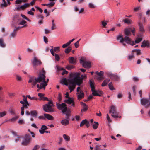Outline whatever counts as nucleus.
<instances>
[{
	"instance_id": "nucleus-17",
	"label": "nucleus",
	"mask_w": 150,
	"mask_h": 150,
	"mask_svg": "<svg viewBox=\"0 0 150 150\" xmlns=\"http://www.w3.org/2000/svg\"><path fill=\"white\" fill-rule=\"evenodd\" d=\"M149 42L148 41L144 40L142 42L141 47L142 48H144L147 47H149Z\"/></svg>"
},
{
	"instance_id": "nucleus-47",
	"label": "nucleus",
	"mask_w": 150,
	"mask_h": 150,
	"mask_svg": "<svg viewBox=\"0 0 150 150\" xmlns=\"http://www.w3.org/2000/svg\"><path fill=\"white\" fill-rule=\"evenodd\" d=\"M96 73L97 75L100 76H103L104 74L103 71H100V72L96 71Z\"/></svg>"
},
{
	"instance_id": "nucleus-13",
	"label": "nucleus",
	"mask_w": 150,
	"mask_h": 150,
	"mask_svg": "<svg viewBox=\"0 0 150 150\" xmlns=\"http://www.w3.org/2000/svg\"><path fill=\"white\" fill-rule=\"evenodd\" d=\"M31 62L33 66L40 65L41 63L40 61L38 60L36 57H34L33 59L31 60Z\"/></svg>"
},
{
	"instance_id": "nucleus-58",
	"label": "nucleus",
	"mask_w": 150,
	"mask_h": 150,
	"mask_svg": "<svg viewBox=\"0 0 150 150\" xmlns=\"http://www.w3.org/2000/svg\"><path fill=\"white\" fill-rule=\"evenodd\" d=\"M122 21L125 23L129 24L130 23V21L129 19H124Z\"/></svg>"
},
{
	"instance_id": "nucleus-59",
	"label": "nucleus",
	"mask_w": 150,
	"mask_h": 150,
	"mask_svg": "<svg viewBox=\"0 0 150 150\" xmlns=\"http://www.w3.org/2000/svg\"><path fill=\"white\" fill-rule=\"evenodd\" d=\"M101 23L103 27H105L107 24V22L105 21H101Z\"/></svg>"
},
{
	"instance_id": "nucleus-5",
	"label": "nucleus",
	"mask_w": 150,
	"mask_h": 150,
	"mask_svg": "<svg viewBox=\"0 0 150 150\" xmlns=\"http://www.w3.org/2000/svg\"><path fill=\"white\" fill-rule=\"evenodd\" d=\"M54 105L52 101H49L47 104L43 105V110L47 112H51L54 111V109L53 108Z\"/></svg>"
},
{
	"instance_id": "nucleus-49",
	"label": "nucleus",
	"mask_w": 150,
	"mask_h": 150,
	"mask_svg": "<svg viewBox=\"0 0 150 150\" xmlns=\"http://www.w3.org/2000/svg\"><path fill=\"white\" fill-rule=\"evenodd\" d=\"M26 96L30 100H38V98H37L35 97H31L29 95H27Z\"/></svg>"
},
{
	"instance_id": "nucleus-18",
	"label": "nucleus",
	"mask_w": 150,
	"mask_h": 150,
	"mask_svg": "<svg viewBox=\"0 0 150 150\" xmlns=\"http://www.w3.org/2000/svg\"><path fill=\"white\" fill-rule=\"evenodd\" d=\"M50 52L52 56H55L56 60L57 61H59L60 59V57L57 54H54V52L53 51V48L50 49Z\"/></svg>"
},
{
	"instance_id": "nucleus-1",
	"label": "nucleus",
	"mask_w": 150,
	"mask_h": 150,
	"mask_svg": "<svg viewBox=\"0 0 150 150\" xmlns=\"http://www.w3.org/2000/svg\"><path fill=\"white\" fill-rule=\"evenodd\" d=\"M79 73H76L71 74L70 76L71 78L68 80L69 83L68 88L70 90V92L73 91L76 85L80 86L83 82V79L86 77V75H82L81 76Z\"/></svg>"
},
{
	"instance_id": "nucleus-43",
	"label": "nucleus",
	"mask_w": 150,
	"mask_h": 150,
	"mask_svg": "<svg viewBox=\"0 0 150 150\" xmlns=\"http://www.w3.org/2000/svg\"><path fill=\"white\" fill-rule=\"evenodd\" d=\"M94 123L95 124H94L93 125V128L94 129H96L98 127L99 124L98 122H94Z\"/></svg>"
},
{
	"instance_id": "nucleus-53",
	"label": "nucleus",
	"mask_w": 150,
	"mask_h": 150,
	"mask_svg": "<svg viewBox=\"0 0 150 150\" xmlns=\"http://www.w3.org/2000/svg\"><path fill=\"white\" fill-rule=\"evenodd\" d=\"M133 52H132V54L131 55H130L129 56L128 59L129 60H131L132 58H133L134 57V55L133 54Z\"/></svg>"
},
{
	"instance_id": "nucleus-25",
	"label": "nucleus",
	"mask_w": 150,
	"mask_h": 150,
	"mask_svg": "<svg viewBox=\"0 0 150 150\" xmlns=\"http://www.w3.org/2000/svg\"><path fill=\"white\" fill-rule=\"evenodd\" d=\"M17 32H15L14 31H13L9 35V37L10 38H14L16 37V36L17 35Z\"/></svg>"
},
{
	"instance_id": "nucleus-32",
	"label": "nucleus",
	"mask_w": 150,
	"mask_h": 150,
	"mask_svg": "<svg viewBox=\"0 0 150 150\" xmlns=\"http://www.w3.org/2000/svg\"><path fill=\"white\" fill-rule=\"evenodd\" d=\"M142 36L139 37V36L136 38L134 43H139L142 40Z\"/></svg>"
},
{
	"instance_id": "nucleus-55",
	"label": "nucleus",
	"mask_w": 150,
	"mask_h": 150,
	"mask_svg": "<svg viewBox=\"0 0 150 150\" xmlns=\"http://www.w3.org/2000/svg\"><path fill=\"white\" fill-rule=\"evenodd\" d=\"M37 18L39 19H42L43 20V16L40 14L38 15L37 16Z\"/></svg>"
},
{
	"instance_id": "nucleus-3",
	"label": "nucleus",
	"mask_w": 150,
	"mask_h": 150,
	"mask_svg": "<svg viewBox=\"0 0 150 150\" xmlns=\"http://www.w3.org/2000/svg\"><path fill=\"white\" fill-rule=\"evenodd\" d=\"M89 82L91 88L92 95L93 96H101L102 94V92L101 91L95 89L94 81L90 79L89 81Z\"/></svg>"
},
{
	"instance_id": "nucleus-42",
	"label": "nucleus",
	"mask_w": 150,
	"mask_h": 150,
	"mask_svg": "<svg viewBox=\"0 0 150 150\" xmlns=\"http://www.w3.org/2000/svg\"><path fill=\"white\" fill-rule=\"evenodd\" d=\"M108 86L109 89L111 90H115V89L114 88L112 84V83L111 82H110L108 84Z\"/></svg>"
},
{
	"instance_id": "nucleus-23",
	"label": "nucleus",
	"mask_w": 150,
	"mask_h": 150,
	"mask_svg": "<svg viewBox=\"0 0 150 150\" xmlns=\"http://www.w3.org/2000/svg\"><path fill=\"white\" fill-rule=\"evenodd\" d=\"M8 111L11 115H16L15 109L13 107H10L8 110Z\"/></svg>"
},
{
	"instance_id": "nucleus-63",
	"label": "nucleus",
	"mask_w": 150,
	"mask_h": 150,
	"mask_svg": "<svg viewBox=\"0 0 150 150\" xmlns=\"http://www.w3.org/2000/svg\"><path fill=\"white\" fill-rule=\"evenodd\" d=\"M27 13L28 15H30L32 16H33L34 15V13L31 10L28 11Z\"/></svg>"
},
{
	"instance_id": "nucleus-64",
	"label": "nucleus",
	"mask_w": 150,
	"mask_h": 150,
	"mask_svg": "<svg viewBox=\"0 0 150 150\" xmlns=\"http://www.w3.org/2000/svg\"><path fill=\"white\" fill-rule=\"evenodd\" d=\"M40 146L38 145H35L33 149L32 150H37L39 148Z\"/></svg>"
},
{
	"instance_id": "nucleus-28",
	"label": "nucleus",
	"mask_w": 150,
	"mask_h": 150,
	"mask_svg": "<svg viewBox=\"0 0 150 150\" xmlns=\"http://www.w3.org/2000/svg\"><path fill=\"white\" fill-rule=\"evenodd\" d=\"M6 46V45L4 42V40L3 38H0V47L4 48Z\"/></svg>"
},
{
	"instance_id": "nucleus-38",
	"label": "nucleus",
	"mask_w": 150,
	"mask_h": 150,
	"mask_svg": "<svg viewBox=\"0 0 150 150\" xmlns=\"http://www.w3.org/2000/svg\"><path fill=\"white\" fill-rule=\"evenodd\" d=\"M44 94L41 93H39L38 96L40 98L39 100H42L44 98Z\"/></svg>"
},
{
	"instance_id": "nucleus-11",
	"label": "nucleus",
	"mask_w": 150,
	"mask_h": 150,
	"mask_svg": "<svg viewBox=\"0 0 150 150\" xmlns=\"http://www.w3.org/2000/svg\"><path fill=\"white\" fill-rule=\"evenodd\" d=\"M80 63L82 64L83 67L86 68H89L91 67V63L89 61H86L84 59H80Z\"/></svg>"
},
{
	"instance_id": "nucleus-16",
	"label": "nucleus",
	"mask_w": 150,
	"mask_h": 150,
	"mask_svg": "<svg viewBox=\"0 0 150 150\" xmlns=\"http://www.w3.org/2000/svg\"><path fill=\"white\" fill-rule=\"evenodd\" d=\"M76 94L78 99H82L84 97V94L82 90H81L80 91L77 92Z\"/></svg>"
},
{
	"instance_id": "nucleus-6",
	"label": "nucleus",
	"mask_w": 150,
	"mask_h": 150,
	"mask_svg": "<svg viewBox=\"0 0 150 150\" xmlns=\"http://www.w3.org/2000/svg\"><path fill=\"white\" fill-rule=\"evenodd\" d=\"M71 112L69 110L67 113L65 114L66 115L65 119H63L61 121V124L64 125H68L69 123V120L70 117L71 115Z\"/></svg>"
},
{
	"instance_id": "nucleus-37",
	"label": "nucleus",
	"mask_w": 150,
	"mask_h": 150,
	"mask_svg": "<svg viewBox=\"0 0 150 150\" xmlns=\"http://www.w3.org/2000/svg\"><path fill=\"white\" fill-rule=\"evenodd\" d=\"M18 117L17 116H15L14 117L12 118L11 119H9L8 121L11 122H14L18 118Z\"/></svg>"
},
{
	"instance_id": "nucleus-60",
	"label": "nucleus",
	"mask_w": 150,
	"mask_h": 150,
	"mask_svg": "<svg viewBox=\"0 0 150 150\" xmlns=\"http://www.w3.org/2000/svg\"><path fill=\"white\" fill-rule=\"evenodd\" d=\"M141 9L140 6L134 8V11L135 12H137Z\"/></svg>"
},
{
	"instance_id": "nucleus-14",
	"label": "nucleus",
	"mask_w": 150,
	"mask_h": 150,
	"mask_svg": "<svg viewBox=\"0 0 150 150\" xmlns=\"http://www.w3.org/2000/svg\"><path fill=\"white\" fill-rule=\"evenodd\" d=\"M132 46L135 45L134 41H132L130 38L128 36H125L124 38V42Z\"/></svg>"
},
{
	"instance_id": "nucleus-35",
	"label": "nucleus",
	"mask_w": 150,
	"mask_h": 150,
	"mask_svg": "<svg viewBox=\"0 0 150 150\" xmlns=\"http://www.w3.org/2000/svg\"><path fill=\"white\" fill-rule=\"evenodd\" d=\"M132 52L133 53L136 52V54L137 55H140L141 54V52L140 50L134 49L132 50Z\"/></svg>"
},
{
	"instance_id": "nucleus-12",
	"label": "nucleus",
	"mask_w": 150,
	"mask_h": 150,
	"mask_svg": "<svg viewBox=\"0 0 150 150\" xmlns=\"http://www.w3.org/2000/svg\"><path fill=\"white\" fill-rule=\"evenodd\" d=\"M64 103H67L68 104L70 105L73 107H75V103L74 100L73 98H69L68 99H66L64 100Z\"/></svg>"
},
{
	"instance_id": "nucleus-41",
	"label": "nucleus",
	"mask_w": 150,
	"mask_h": 150,
	"mask_svg": "<svg viewBox=\"0 0 150 150\" xmlns=\"http://www.w3.org/2000/svg\"><path fill=\"white\" fill-rule=\"evenodd\" d=\"M27 26V25H23V26H21V27H16V28H15L13 30L15 32H17V31L19 30L20 29L23 28V27H26Z\"/></svg>"
},
{
	"instance_id": "nucleus-21",
	"label": "nucleus",
	"mask_w": 150,
	"mask_h": 150,
	"mask_svg": "<svg viewBox=\"0 0 150 150\" xmlns=\"http://www.w3.org/2000/svg\"><path fill=\"white\" fill-rule=\"evenodd\" d=\"M81 104L83 106V109L81 110V111H83L85 112L87 110L88 108L87 105L86 104L83 102H81Z\"/></svg>"
},
{
	"instance_id": "nucleus-24",
	"label": "nucleus",
	"mask_w": 150,
	"mask_h": 150,
	"mask_svg": "<svg viewBox=\"0 0 150 150\" xmlns=\"http://www.w3.org/2000/svg\"><path fill=\"white\" fill-rule=\"evenodd\" d=\"M44 116L45 117V118H46L49 120H52L54 119L53 117L49 114H44Z\"/></svg>"
},
{
	"instance_id": "nucleus-8",
	"label": "nucleus",
	"mask_w": 150,
	"mask_h": 150,
	"mask_svg": "<svg viewBox=\"0 0 150 150\" xmlns=\"http://www.w3.org/2000/svg\"><path fill=\"white\" fill-rule=\"evenodd\" d=\"M140 101L141 104L145 108H147L150 106V100L148 98H141Z\"/></svg>"
},
{
	"instance_id": "nucleus-36",
	"label": "nucleus",
	"mask_w": 150,
	"mask_h": 150,
	"mask_svg": "<svg viewBox=\"0 0 150 150\" xmlns=\"http://www.w3.org/2000/svg\"><path fill=\"white\" fill-rule=\"evenodd\" d=\"M37 112L36 110H33L30 112V115L33 117H36L37 116Z\"/></svg>"
},
{
	"instance_id": "nucleus-48",
	"label": "nucleus",
	"mask_w": 150,
	"mask_h": 150,
	"mask_svg": "<svg viewBox=\"0 0 150 150\" xmlns=\"http://www.w3.org/2000/svg\"><path fill=\"white\" fill-rule=\"evenodd\" d=\"M55 4V2H51L49 4H47L46 6L49 7H50L53 6Z\"/></svg>"
},
{
	"instance_id": "nucleus-33",
	"label": "nucleus",
	"mask_w": 150,
	"mask_h": 150,
	"mask_svg": "<svg viewBox=\"0 0 150 150\" xmlns=\"http://www.w3.org/2000/svg\"><path fill=\"white\" fill-rule=\"evenodd\" d=\"M125 34L126 35V36H129L131 34L130 30L127 29H126L124 31Z\"/></svg>"
},
{
	"instance_id": "nucleus-7",
	"label": "nucleus",
	"mask_w": 150,
	"mask_h": 150,
	"mask_svg": "<svg viewBox=\"0 0 150 150\" xmlns=\"http://www.w3.org/2000/svg\"><path fill=\"white\" fill-rule=\"evenodd\" d=\"M31 139L30 136L29 134H26L23 138V140L21 142V144L24 146H26L28 144Z\"/></svg>"
},
{
	"instance_id": "nucleus-44",
	"label": "nucleus",
	"mask_w": 150,
	"mask_h": 150,
	"mask_svg": "<svg viewBox=\"0 0 150 150\" xmlns=\"http://www.w3.org/2000/svg\"><path fill=\"white\" fill-rule=\"evenodd\" d=\"M53 49L54 52H59L60 51V47H55Z\"/></svg>"
},
{
	"instance_id": "nucleus-20",
	"label": "nucleus",
	"mask_w": 150,
	"mask_h": 150,
	"mask_svg": "<svg viewBox=\"0 0 150 150\" xmlns=\"http://www.w3.org/2000/svg\"><path fill=\"white\" fill-rule=\"evenodd\" d=\"M69 79L67 80L66 78H64L62 79L61 80L60 82L62 84H64L65 85L68 86L69 84V83L68 82V80Z\"/></svg>"
},
{
	"instance_id": "nucleus-22",
	"label": "nucleus",
	"mask_w": 150,
	"mask_h": 150,
	"mask_svg": "<svg viewBox=\"0 0 150 150\" xmlns=\"http://www.w3.org/2000/svg\"><path fill=\"white\" fill-rule=\"evenodd\" d=\"M138 24L139 27V29L140 31L143 33H144L145 32V30L144 29V26L142 23L139 22L138 23Z\"/></svg>"
},
{
	"instance_id": "nucleus-26",
	"label": "nucleus",
	"mask_w": 150,
	"mask_h": 150,
	"mask_svg": "<svg viewBox=\"0 0 150 150\" xmlns=\"http://www.w3.org/2000/svg\"><path fill=\"white\" fill-rule=\"evenodd\" d=\"M11 132L12 134L14 135V136L15 137V142H17L19 140L20 137L18 135H17L16 132L14 131H12Z\"/></svg>"
},
{
	"instance_id": "nucleus-39",
	"label": "nucleus",
	"mask_w": 150,
	"mask_h": 150,
	"mask_svg": "<svg viewBox=\"0 0 150 150\" xmlns=\"http://www.w3.org/2000/svg\"><path fill=\"white\" fill-rule=\"evenodd\" d=\"M63 137L66 141H69L70 140V137L66 134H64L63 136Z\"/></svg>"
},
{
	"instance_id": "nucleus-54",
	"label": "nucleus",
	"mask_w": 150,
	"mask_h": 150,
	"mask_svg": "<svg viewBox=\"0 0 150 150\" xmlns=\"http://www.w3.org/2000/svg\"><path fill=\"white\" fill-rule=\"evenodd\" d=\"M57 99L59 102H60L62 100V96L60 93L58 94Z\"/></svg>"
},
{
	"instance_id": "nucleus-31",
	"label": "nucleus",
	"mask_w": 150,
	"mask_h": 150,
	"mask_svg": "<svg viewBox=\"0 0 150 150\" xmlns=\"http://www.w3.org/2000/svg\"><path fill=\"white\" fill-rule=\"evenodd\" d=\"M30 5V4L26 3L25 4L23 5H22L20 7V8L22 10H24L27 7H28Z\"/></svg>"
},
{
	"instance_id": "nucleus-9",
	"label": "nucleus",
	"mask_w": 150,
	"mask_h": 150,
	"mask_svg": "<svg viewBox=\"0 0 150 150\" xmlns=\"http://www.w3.org/2000/svg\"><path fill=\"white\" fill-rule=\"evenodd\" d=\"M106 74L112 80L117 81L120 79L119 76L115 74H113L112 73L110 72L106 73Z\"/></svg>"
},
{
	"instance_id": "nucleus-62",
	"label": "nucleus",
	"mask_w": 150,
	"mask_h": 150,
	"mask_svg": "<svg viewBox=\"0 0 150 150\" xmlns=\"http://www.w3.org/2000/svg\"><path fill=\"white\" fill-rule=\"evenodd\" d=\"M44 13L46 15V16L47 17L49 15V13L48 12L46 9L44 10Z\"/></svg>"
},
{
	"instance_id": "nucleus-19",
	"label": "nucleus",
	"mask_w": 150,
	"mask_h": 150,
	"mask_svg": "<svg viewBox=\"0 0 150 150\" xmlns=\"http://www.w3.org/2000/svg\"><path fill=\"white\" fill-rule=\"evenodd\" d=\"M47 129V126L45 125L42 126L40 129L39 130V132L41 134H43L45 132V131Z\"/></svg>"
},
{
	"instance_id": "nucleus-51",
	"label": "nucleus",
	"mask_w": 150,
	"mask_h": 150,
	"mask_svg": "<svg viewBox=\"0 0 150 150\" xmlns=\"http://www.w3.org/2000/svg\"><path fill=\"white\" fill-rule=\"evenodd\" d=\"M28 102L27 101V99L26 98H24L23 100L20 101V103L21 104H24V103Z\"/></svg>"
},
{
	"instance_id": "nucleus-52",
	"label": "nucleus",
	"mask_w": 150,
	"mask_h": 150,
	"mask_svg": "<svg viewBox=\"0 0 150 150\" xmlns=\"http://www.w3.org/2000/svg\"><path fill=\"white\" fill-rule=\"evenodd\" d=\"M18 123L19 124L21 125L24 124L25 122L24 120L23 119H20L18 121Z\"/></svg>"
},
{
	"instance_id": "nucleus-27",
	"label": "nucleus",
	"mask_w": 150,
	"mask_h": 150,
	"mask_svg": "<svg viewBox=\"0 0 150 150\" xmlns=\"http://www.w3.org/2000/svg\"><path fill=\"white\" fill-rule=\"evenodd\" d=\"M110 81V80L109 79H106L104 81L101 85L102 86H105L107 85L108 83Z\"/></svg>"
},
{
	"instance_id": "nucleus-46",
	"label": "nucleus",
	"mask_w": 150,
	"mask_h": 150,
	"mask_svg": "<svg viewBox=\"0 0 150 150\" xmlns=\"http://www.w3.org/2000/svg\"><path fill=\"white\" fill-rule=\"evenodd\" d=\"M6 114L7 112L5 111L3 112H0V117H1L5 116L6 115Z\"/></svg>"
},
{
	"instance_id": "nucleus-29",
	"label": "nucleus",
	"mask_w": 150,
	"mask_h": 150,
	"mask_svg": "<svg viewBox=\"0 0 150 150\" xmlns=\"http://www.w3.org/2000/svg\"><path fill=\"white\" fill-rule=\"evenodd\" d=\"M69 61L70 63L74 64L76 63V60L73 57H71L69 58Z\"/></svg>"
},
{
	"instance_id": "nucleus-57",
	"label": "nucleus",
	"mask_w": 150,
	"mask_h": 150,
	"mask_svg": "<svg viewBox=\"0 0 150 150\" xmlns=\"http://www.w3.org/2000/svg\"><path fill=\"white\" fill-rule=\"evenodd\" d=\"M2 3H3L1 4V6L6 7L7 6V4L6 3L5 0H3Z\"/></svg>"
},
{
	"instance_id": "nucleus-10",
	"label": "nucleus",
	"mask_w": 150,
	"mask_h": 150,
	"mask_svg": "<svg viewBox=\"0 0 150 150\" xmlns=\"http://www.w3.org/2000/svg\"><path fill=\"white\" fill-rule=\"evenodd\" d=\"M49 81V79H47L46 81L45 80L43 82L38 84L37 85V87L38 88L43 89L44 90L45 89L46 86L47 85V83Z\"/></svg>"
},
{
	"instance_id": "nucleus-4",
	"label": "nucleus",
	"mask_w": 150,
	"mask_h": 150,
	"mask_svg": "<svg viewBox=\"0 0 150 150\" xmlns=\"http://www.w3.org/2000/svg\"><path fill=\"white\" fill-rule=\"evenodd\" d=\"M56 105L57 108L58 110H61L63 114H65L68 112H69V110L71 112L70 109L67 108L66 104L64 103H62L61 104L56 103Z\"/></svg>"
},
{
	"instance_id": "nucleus-2",
	"label": "nucleus",
	"mask_w": 150,
	"mask_h": 150,
	"mask_svg": "<svg viewBox=\"0 0 150 150\" xmlns=\"http://www.w3.org/2000/svg\"><path fill=\"white\" fill-rule=\"evenodd\" d=\"M42 73H40L39 74L38 77H31L28 81V83H32V85L33 86L32 88L35 86L37 83H42L45 80L46 76L44 74V71L43 69L42 70Z\"/></svg>"
},
{
	"instance_id": "nucleus-45",
	"label": "nucleus",
	"mask_w": 150,
	"mask_h": 150,
	"mask_svg": "<svg viewBox=\"0 0 150 150\" xmlns=\"http://www.w3.org/2000/svg\"><path fill=\"white\" fill-rule=\"evenodd\" d=\"M26 21L24 20H23L20 22L19 23L18 25H27V24H26Z\"/></svg>"
},
{
	"instance_id": "nucleus-40",
	"label": "nucleus",
	"mask_w": 150,
	"mask_h": 150,
	"mask_svg": "<svg viewBox=\"0 0 150 150\" xmlns=\"http://www.w3.org/2000/svg\"><path fill=\"white\" fill-rule=\"evenodd\" d=\"M71 47H69L65 49V52L67 54H68L71 51Z\"/></svg>"
},
{
	"instance_id": "nucleus-34",
	"label": "nucleus",
	"mask_w": 150,
	"mask_h": 150,
	"mask_svg": "<svg viewBox=\"0 0 150 150\" xmlns=\"http://www.w3.org/2000/svg\"><path fill=\"white\" fill-rule=\"evenodd\" d=\"M118 113L116 112H115L111 114V116L113 117L116 118L119 117Z\"/></svg>"
},
{
	"instance_id": "nucleus-50",
	"label": "nucleus",
	"mask_w": 150,
	"mask_h": 150,
	"mask_svg": "<svg viewBox=\"0 0 150 150\" xmlns=\"http://www.w3.org/2000/svg\"><path fill=\"white\" fill-rule=\"evenodd\" d=\"M87 120L86 119H85L83 120L81 122L80 124V126L82 127L86 123V122Z\"/></svg>"
},
{
	"instance_id": "nucleus-56",
	"label": "nucleus",
	"mask_w": 150,
	"mask_h": 150,
	"mask_svg": "<svg viewBox=\"0 0 150 150\" xmlns=\"http://www.w3.org/2000/svg\"><path fill=\"white\" fill-rule=\"evenodd\" d=\"M61 69L63 70V71L62 73V75H64L65 74H67L68 73V72L64 69L63 68H62Z\"/></svg>"
},
{
	"instance_id": "nucleus-61",
	"label": "nucleus",
	"mask_w": 150,
	"mask_h": 150,
	"mask_svg": "<svg viewBox=\"0 0 150 150\" xmlns=\"http://www.w3.org/2000/svg\"><path fill=\"white\" fill-rule=\"evenodd\" d=\"M88 6L89 7L91 8H95V6H94L93 4L92 3H89L88 4Z\"/></svg>"
},
{
	"instance_id": "nucleus-30",
	"label": "nucleus",
	"mask_w": 150,
	"mask_h": 150,
	"mask_svg": "<svg viewBox=\"0 0 150 150\" xmlns=\"http://www.w3.org/2000/svg\"><path fill=\"white\" fill-rule=\"evenodd\" d=\"M110 108V109L109 111L110 113L112 114L116 111L115 110V107L113 105L111 106Z\"/></svg>"
},
{
	"instance_id": "nucleus-15",
	"label": "nucleus",
	"mask_w": 150,
	"mask_h": 150,
	"mask_svg": "<svg viewBox=\"0 0 150 150\" xmlns=\"http://www.w3.org/2000/svg\"><path fill=\"white\" fill-rule=\"evenodd\" d=\"M117 40L119 41L120 43H122L124 46H125L126 44L124 42V38H123L122 35H118L117 37Z\"/></svg>"
}]
</instances>
